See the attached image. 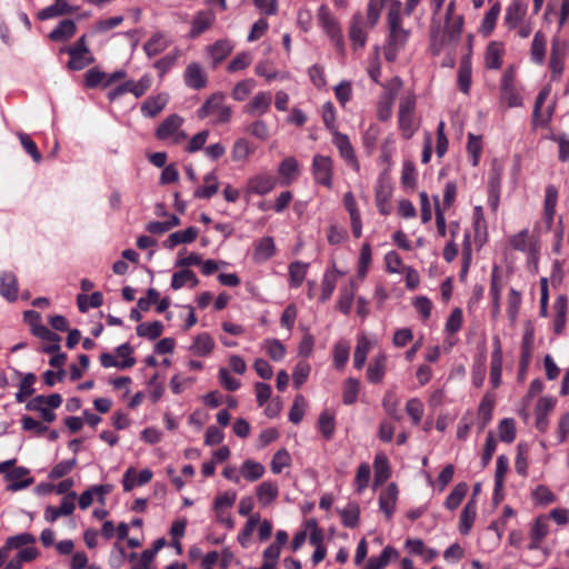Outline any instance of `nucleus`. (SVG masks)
<instances>
[{"instance_id":"1","label":"nucleus","mask_w":569,"mask_h":569,"mask_svg":"<svg viewBox=\"0 0 569 569\" xmlns=\"http://www.w3.org/2000/svg\"><path fill=\"white\" fill-rule=\"evenodd\" d=\"M527 3L523 0H512L506 8L503 24L508 30H516L517 36L521 39L528 38L533 24L526 20Z\"/></svg>"},{"instance_id":"2","label":"nucleus","mask_w":569,"mask_h":569,"mask_svg":"<svg viewBox=\"0 0 569 569\" xmlns=\"http://www.w3.org/2000/svg\"><path fill=\"white\" fill-rule=\"evenodd\" d=\"M197 117L211 118L213 124L228 123L232 118V108L226 104V96L222 92H214L197 110Z\"/></svg>"},{"instance_id":"3","label":"nucleus","mask_w":569,"mask_h":569,"mask_svg":"<svg viewBox=\"0 0 569 569\" xmlns=\"http://www.w3.org/2000/svg\"><path fill=\"white\" fill-rule=\"evenodd\" d=\"M415 110L416 96L413 93L405 94L400 100L398 113L399 129L405 139H410L419 127L415 117Z\"/></svg>"},{"instance_id":"4","label":"nucleus","mask_w":569,"mask_h":569,"mask_svg":"<svg viewBox=\"0 0 569 569\" xmlns=\"http://www.w3.org/2000/svg\"><path fill=\"white\" fill-rule=\"evenodd\" d=\"M62 403V397L59 393L49 396H36L26 403V409L37 411L44 422L51 423L56 420L54 410Z\"/></svg>"},{"instance_id":"5","label":"nucleus","mask_w":569,"mask_h":569,"mask_svg":"<svg viewBox=\"0 0 569 569\" xmlns=\"http://www.w3.org/2000/svg\"><path fill=\"white\" fill-rule=\"evenodd\" d=\"M14 463L16 459L0 462V475H4L6 480L9 482L7 490L12 492L22 490L33 482V478L29 477V469L24 467L10 469Z\"/></svg>"},{"instance_id":"6","label":"nucleus","mask_w":569,"mask_h":569,"mask_svg":"<svg viewBox=\"0 0 569 569\" xmlns=\"http://www.w3.org/2000/svg\"><path fill=\"white\" fill-rule=\"evenodd\" d=\"M183 121V118L178 114L167 117L158 127L156 137L173 144L182 142L187 138V134L181 130Z\"/></svg>"},{"instance_id":"7","label":"nucleus","mask_w":569,"mask_h":569,"mask_svg":"<svg viewBox=\"0 0 569 569\" xmlns=\"http://www.w3.org/2000/svg\"><path fill=\"white\" fill-rule=\"evenodd\" d=\"M318 21L320 27L330 37L331 41L339 50H343V36L338 20L330 12L329 8L325 4L318 9Z\"/></svg>"},{"instance_id":"8","label":"nucleus","mask_w":569,"mask_h":569,"mask_svg":"<svg viewBox=\"0 0 569 569\" xmlns=\"http://www.w3.org/2000/svg\"><path fill=\"white\" fill-rule=\"evenodd\" d=\"M316 183L327 188L332 187L333 182V160L329 156L316 154L311 166Z\"/></svg>"},{"instance_id":"9","label":"nucleus","mask_w":569,"mask_h":569,"mask_svg":"<svg viewBox=\"0 0 569 569\" xmlns=\"http://www.w3.org/2000/svg\"><path fill=\"white\" fill-rule=\"evenodd\" d=\"M402 86V81L399 78H395L387 88L386 92L379 100L377 116L379 120L387 121L392 116V109L398 92Z\"/></svg>"},{"instance_id":"10","label":"nucleus","mask_w":569,"mask_h":569,"mask_svg":"<svg viewBox=\"0 0 569 569\" xmlns=\"http://www.w3.org/2000/svg\"><path fill=\"white\" fill-rule=\"evenodd\" d=\"M277 184V180L272 174L258 173L247 181L246 192L248 194L264 196L271 192Z\"/></svg>"},{"instance_id":"11","label":"nucleus","mask_w":569,"mask_h":569,"mask_svg":"<svg viewBox=\"0 0 569 569\" xmlns=\"http://www.w3.org/2000/svg\"><path fill=\"white\" fill-rule=\"evenodd\" d=\"M370 29L362 13L357 12L353 14L349 29V38L355 48H363L366 46L367 33Z\"/></svg>"},{"instance_id":"12","label":"nucleus","mask_w":569,"mask_h":569,"mask_svg":"<svg viewBox=\"0 0 569 569\" xmlns=\"http://www.w3.org/2000/svg\"><path fill=\"white\" fill-rule=\"evenodd\" d=\"M392 192L391 183L380 177L376 186L375 200L379 212L383 216L389 214L391 211L390 200Z\"/></svg>"},{"instance_id":"13","label":"nucleus","mask_w":569,"mask_h":569,"mask_svg":"<svg viewBox=\"0 0 569 569\" xmlns=\"http://www.w3.org/2000/svg\"><path fill=\"white\" fill-rule=\"evenodd\" d=\"M272 102V94L269 91H259L253 98L243 107V112L250 116L266 114Z\"/></svg>"},{"instance_id":"14","label":"nucleus","mask_w":569,"mask_h":569,"mask_svg":"<svg viewBox=\"0 0 569 569\" xmlns=\"http://www.w3.org/2000/svg\"><path fill=\"white\" fill-rule=\"evenodd\" d=\"M77 493L69 492L63 497L59 507L48 506L44 511V518L49 522H54L61 516H70L76 508Z\"/></svg>"},{"instance_id":"15","label":"nucleus","mask_w":569,"mask_h":569,"mask_svg":"<svg viewBox=\"0 0 569 569\" xmlns=\"http://www.w3.org/2000/svg\"><path fill=\"white\" fill-rule=\"evenodd\" d=\"M183 81L187 87L200 90L207 86L208 77L199 63L191 62L184 70Z\"/></svg>"},{"instance_id":"16","label":"nucleus","mask_w":569,"mask_h":569,"mask_svg":"<svg viewBox=\"0 0 569 569\" xmlns=\"http://www.w3.org/2000/svg\"><path fill=\"white\" fill-rule=\"evenodd\" d=\"M332 134H333V143L337 147V149L339 150L341 158H343L346 160V162L349 166H351L353 169L358 170L359 162L355 154V150L351 146L349 138L339 131H333Z\"/></svg>"},{"instance_id":"17","label":"nucleus","mask_w":569,"mask_h":569,"mask_svg":"<svg viewBox=\"0 0 569 569\" xmlns=\"http://www.w3.org/2000/svg\"><path fill=\"white\" fill-rule=\"evenodd\" d=\"M549 533V522L546 516H539L536 518L530 528V542L528 545L529 550H538L540 543Z\"/></svg>"},{"instance_id":"18","label":"nucleus","mask_w":569,"mask_h":569,"mask_svg":"<svg viewBox=\"0 0 569 569\" xmlns=\"http://www.w3.org/2000/svg\"><path fill=\"white\" fill-rule=\"evenodd\" d=\"M169 101V94L166 92L149 97L141 104V113L148 118H154L159 114Z\"/></svg>"},{"instance_id":"19","label":"nucleus","mask_w":569,"mask_h":569,"mask_svg":"<svg viewBox=\"0 0 569 569\" xmlns=\"http://www.w3.org/2000/svg\"><path fill=\"white\" fill-rule=\"evenodd\" d=\"M278 174L280 177L281 186H289L299 176V163L293 157L284 158L279 167Z\"/></svg>"},{"instance_id":"20","label":"nucleus","mask_w":569,"mask_h":569,"mask_svg":"<svg viewBox=\"0 0 569 569\" xmlns=\"http://www.w3.org/2000/svg\"><path fill=\"white\" fill-rule=\"evenodd\" d=\"M505 54V46L499 41H491L485 54V66L487 69L498 70L502 66V58Z\"/></svg>"},{"instance_id":"21","label":"nucleus","mask_w":569,"mask_h":569,"mask_svg":"<svg viewBox=\"0 0 569 569\" xmlns=\"http://www.w3.org/2000/svg\"><path fill=\"white\" fill-rule=\"evenodd\" d=\"M233 50V43L228 39H220L207 47V53L216 67L223 61Z\"/></svg>"},{"instance_id":"22","label":"nucleus","mask_w":569,"mask_h":569,"mask_svg":"<svg viewBox=\"0 0 569 569\" xmlns=\"http://www.w3.org/2000/svg\"><path fill=\"white\" fill-rule=\"evenodd\" d=\"M510 244L515 250L527 252L529 254L537 253V243L530 237V232L528 229H523L520 232L513 234L510 238Z\"/></svg>"},{"instance_id":"23","label":"nucleus","mask_w":569,"mask_h":569,"mask_svg":"<svg viewBox=\"0 0 569 569\" xmlns=\"http://www.w3.org/2000/svg\"><path fill=\"white\" fill-rule=\"evenodd\" d=\"M496 402V396L487 392L478 408V428L482 431L492 418V411Z\"/></svg>"},{"instance_id":"24","label":"nucleus","mask_w":569,"mask_h":569,"mask_svg":"<svg viewBox=\"0 0 569 569\" xmlns=\"http://www.w3.org/2000/svg\"><path fill=\"white\" fill-rule=\"evenodd\" d=\"M502 373V350L500 342L497 340L495 349L491 353L490 361V383L493 389L498 388L501 383Z\"/></svg>"},{"instance_id":"25","label":"nucleus","mask_w":569,"mask_h":569,"mask_svg":"<svg viewBox=\"0 0 569 569\" xmlns=\"http://www.w3.org/2000/svg\"><path fill=\"white\" fill-rule=\"evenodd\" d=\"M398 498V488L395 483L388 485L386 490L379 497V508L390 519L393 515Z\"/></svg>"},{"instance_id":"26","label":"nucleus","mask_w":569,"mask_h":569,"mask_svg":"<svg viewBox=\"0 0 569 569\" xmlns=\"http://www.w3.org/2000/svg\"><path fill=\"white\" fill-rule=\"evenodd\" d=\"M341 276H343V272L338 270L335 266L332 269H329L325 272L322 281H321V295H320V300L322 302L330 299V297L332 296V293L336 289L338 279Z\"/></svg>"},{"instance_id":"27","label":"nucleus","mask_w":569,"mask_h":569,"mask_svg":"<svg viewBox=\"0 0 569 569\" xmlns=\"http://www.w3.org/2000/svg\"><path fill=\"white\" fill-rule=\"evenodd\" d=\"M463 27V17L448 18L445 21L443 42L456 44L460 38Z\"/></svg>"},{"instance_id":"28","label":"nucleus","mask_w":569,"mask_h":569,"mask_svg":"<svg viewBox=\"0 0 569 569\" xmlns=\"http://www.w3.org/2000/svg\"><path fill=\"white\" fill-rule=\"evenodd\" d=\"M216 20V16L212 11H199L193 17L192 27L190 30V37L197 38L206 30H208Z\"/></svg>"},{"instance_id":"29","label":"nucleus","mask_w":569,"mask_h":569,"mask_svg":"<svg viewBox=\"0 0 569 569\" xmlns=\"http://www.w3.org/2000/svg\"><path fill=\"white\" fill-rule=\"evenodd\" d=\"M0 295L8 301H16L18 298V282L13 273L3 271L0 273Z\"/></svg>"},{"instance_id":"30","label":"nucleus","mask_w":569,"mask_h":569,"mask_svg":"<svg viewBox=\"0 0 569 569\" xmlns=\"http://www.w3.org/2000/svg\"><path fill=\"white\" fill-rule=\"evenodd\" d=\"M356 291L357 284L355 280H350L349 284L341 287L337 300V309L343 315L350 313Z\"/></svg>"},{"instance_id":"31","label":"nucleus","mask_w":569,"mask_h":569,"mask_svg":"<svg viewBox=\"0 0 569 569\" xmlns=\"http://www.w3.org/2000/svg\"><path fill=\"white\" fill-rule=\"evenodd\" d=\"M279 496V487L274 481L267 480L257 488V498L261 506L271 505Z\"/></svg>"},{"instance_id":"32","label":"nucleus","mask_w":569,"mask_h":569,"mask_svg":"<svg viewBox=\"0 0 569 569\" xmlns=\"http://www.w3.org/2000/svg\"><path fill=\"white\" fill-rule=\"evenodd\" d=\"M387 356L381 352L376 356L370 362L367 370V378L372 383H379L382 381L386 372Z\"/></svg>"},{"instance_id":"33","label":"nucleus","mask_w":569,"mask_h":569,"mask_svg":"<svg viewBox=\"0 0 569 569\" xmlns=\"http://www.w3.org/2000/svg\"><path fill=\"white\" fill-rule=\"evenodd\" d=\"M203 186L194 190L193 196L199 199H210L219 190L218 177L214 171L203 177Z\"/></svg>"},{"instance_id":"34","label":"nucleus","mask_w":569,"mask_h":569,"mask_svg":"<svg viewBox=\"0 0 569 569\" xmlns=\"http://www.w3.org/2000/svg\"><path fill=\"white\" fill-rule=\"evenodd\" d=\"M77 26L73 20L66 19L49 33V38L56 42L67 41L74 36Z\"/></svg>"},{"instance_id":"35","label":"nucleus","mask_w":569,"mask_h":569,"mask_svg":"<svg viewBox=\"0 0 569 569\" xmlns=\"http://www.w3.org/2000/svg\"><path fill=\"white\" fill-rule=\"evenodd\" d=\"M64 51L70 56L67 67L72 71L82 70L94 62L91 53H84L74 49H64Z\"/></svg>"},{"instance_id":"36","label":"nucleus","mask_w":569,"mask_h":569,"mask_svg":"<svg viewBox=\"0 0 569 569\" xmlns=\"http://www.w3.org/2000/svg\"><path fill=\"white\" fill-rule=\"evenodd\" d=\"M276 252V244L271 237L261 238L254 248L253 260L264 262L269 260Z\"/></svg>"},{"instance_id":"37","label":"nucleus","mask_w":569,"mask_h":569,"mask_svg":"<svg viewBox=\"0 0 569 569\" xmlns=\"http://www.w3.org/2000/svg\"><path fill=\"white\" fill-rule=\"evenodd\" d=\"M375 470V485L380 486L385 483L390 477V468L387 456L383 452H379L375 457L373 461Z\"/></svg>"},{"instance_id":"38","label":"nucleus","mask_w":569,"mask_h":569,"mask_svg":"<svg viewBox=\"0 0 569 569\" xmlns=\"http://www.w3.org/2000/svg\"><path fill=\"white\" fill-rule=\"evenodd\" d=\"M214 348V341L211 336L207 332H202L198 335L193 343L190 346V351L196 356H208L212 352Z\"/></svg>"},{"instance_id":"39","label":"nucleus","mask_w":569,"mask_h":569,"mask_svg":"<svg viewBox=\"0 0 569 569\" xmlns=\"http://www.w3.org/2000/svg\"><path fill=\"white\" fill-rule=\"evenodd\" d=\"M77 10L76 7H72L63 1H56L54 4H51L44 9H42L38 13V18L40 20H47L59 16L70 14Z\"/></svg>"},{"instance_id":"40","label":"nucleus","mask_w":569,"mask_h":569,"mask_svg":"<svg viewBox=\"0 0 569 569\" xmlns=\"http://www.w3.org/2000/svg\"><path fill=\"white\" fill-rule=\"evenodd\" d=\"M371 347L372 342L366 336L362 335L358 337L357 346L353 353V366L357 369L363 368Z\"/></svg>"},{"instance_id":"41","label":"nucleus","mask_w":569,"mask_h":569,"mask_svg":"<svg viewBox=\"0 0 569 569\" xmlns=\"http://www.w3.org/2000/svg\"><path fill=\"white\" fill-rule=\"evenodd\" d=\"M471 61L469 57H463L461 59L459 70H458V87L460 91L468 94L471 87Z\"/></svg>"},{"instance_id":"42","label":"nucleus","mask_w":569,"mask_h":569,"mask_svg":"<svg viewBox=\"0 0 569 569\" xmlns=\"http://www.w3.org/2000/svg\"><path fill=\"white\" fill-rule=\"evenodd\" d=\"M169 43L164 34L157 32L144 43L143 50L148 57H154L164 51Z\"/></svg>"},{"instance_id":"43","label":"nucleus","mask_w":569,"mask_h":569,"mask_svg":"<svg viewBox=\"0 0 569 569\" xmlns=\"http://www.w3.org/2000/svg\"><path fill=\"white\" fill-rule=\"evenodd\" d=\"M547 40L541 31H538L533 36L531 43L530 54L531 60L538 64H542L546 57Z\"/></svg>"},{"instance_id":"44","label":"nucleus","mask_w":569,"mask_h":569,"mask_svg":"<svg viewBox=\"0 0 569 569\" xmlns=\"http://www.w3.org/2000/svg\"><path fill=\"white\" fill-rule=\"evenodd\" d=\"M264 467L262 463L247 459L240 467L242 477L250 481H257L264 475Z\"/></svg>"},{"instance_id":"45","label":"nucleus","mask_w":569,"mask_h":569,"mask_svg":"<svg viewBox=\"0 0 569 569\" xmlns=\"http://www.w3.org/2000/svg\"><path fill=\"white\" fill-rule=\"evenodd\" d=\"M341 516L342 525L348 528H355L359 523L360 508L357 502H349L343 509H338Z\"/></svg>"},{"instance_id":"46","label":"nucleus","mask_w":569,"mask_h":569,"mask_svg":"<svg viewBox=\"0 0 569 569\" xmlns=\"http://www.w3.org/2000/svg\"><path fill=\"white\" fill-rule=\"evenodd\" d=\"M198 236V230L194 227H189L186 230L176 231L171 233L166 241V247L173 248L181 243H190Z\"/></svg>"},{"instance_id":"47","label":"nucleus","mask_w":569,"mask_h":569,"mask_svg":"<svg viewBox=\"0 0 569 569\" xmlns=\"http://www.w3.org/2000/svg\"><path fill=\"white\" fill-rule=\"evenodd\" d=\"M477 515V506L475 500H470L463 507L460 516L459 530L462 535L469 533Z\"/></svg>"},{"instance_id":"48","label":"nucleus","mask_w":569,"mask_h":569,"mask_svg":"<svg viewBox=\"0 0 569 569\" xmlns=\"http://www.w3.org/2000/svg\"><path fill=\"white\" fill-rule=\"evenodd\" d=\"M399 398L393 390H388L382 399L385 411L395 420H401L402 416L399 410Z\"/></svg>"},{"instance_id":"49","label":"nucleus","mask_w":569,"mask_h":569,"mask_svg":"<svg viewBox=\"0 0 569 569\" xmlns=\"http://www.w3.org/2000/svg\"><path fill=\"white\" fill-rule=\"evenodd\" d=\"M187 283H189L191 288H194L198 286L199 280L196 277L193 271H191L189 269H184L182 271L174 272L172 274L171 287L174 290L181 289Z\"/></svg>"},{"instance_id":"50","label":"nucleus","mask_w":569,"mask_h":569,"mask_svg":"<svg viewBox=\"0 0 569 569\" xmlns=\"http://www.w3.org/2000/svg\"><path fill=\"white\" fill-rule=\"evenodd\" d=\"M308 268H309V264L301 262V261L292 262L289 266V279H290V286L292 288H299L302 284V282L306 278Z\"/></svg>"},{"instance_id":"51","label":"nucleus","mask_w":569,"mask_h":569,"mask_svg":"<svg viewBox=\"0 0 569 569\" xmlns=\"http://www.w3.org/2000/svg\"><path fill=\"white\" fill-rule=\"evenodd\" d=\"M256 88V81L253 79H244L236 83L231 91V98L234 101H244Z\"/></svg>"},{"instance_id":"52","label":"nucleus","mask_w":569,"mask_h":569,"mask_svg":"<svg viewBox=\"0 0 569 569\" xmlns=\"http://www.w3.org/2000/svg\"><path fill=\"white\" fill-rule=\"evenodd\" d=\"M397 556V550L387 546L379 557H371L363 569H383L390 561V558Z\"/></svg>"},{"instance_id":"53","label":"nucleus","mask_w":569,"mask_h":569,"mask_svg":"<svg viewBox=\"0 0 569 569\" xmlns=\"http://www.w3.org/2000/svg\"><path fill=\"white\" fill-rule=\"evenodd\" d=\"M37 378L33 373L29 372L26 373L19 385V391L16 393V401L21 403L23 402L28 397L32 396L34 393L33 385L36 382Z\"/></svg>"},{"instance_id":"54","label":"nucleus","mask_w":569,"mask_h":569,"mask_svg":"<svg viewBox=\"0 0 569 569\" xmlns=\"http://www.w3.org/2000/svg\"><path fill=\"white\" fill-rule=\"evenodd\" d=\"M468 492V486L465 482H460L455 486L450 495L445 501V507L449 510H455L461 503Z\"/></svg>"},{"instance_id":"55","label":"nucleus","mask_w":569,"mask_h":569,"mask_svg":"<svg viewBox=\"0 0 569 569\" xmlns=\"http://www.w3.org/2000/svg\"><path fill=\"white\" fill-rule=\"evenodd\" d=\"M472 259V242L471 234L468 230L463 233L462 239V266L460 271V277L463 278L469 271L470 263Z\"/></svg>"},{"instance_id":"56","label":"nucleus","mask_w":569,"mask_h":569,"mask_svg":"<svg viewBox=\"0 0 569 569\" xmlns=\"http://www.w3.org/2000/svg\"><path fill=\"white\" fill-rule=\"evenodd\" d=\"M163 332V325L160 321L140 323L137 327V335L139 337L154 340L159 338Z\"/></svg>"},{"instance_id":"57","label":"nucleus","mask_w":569,"mask_h":569,"mask_svg":"<svg viewBox=\"0 0 569 569\" xmlns=\"http://www.w3.org/2000/svg\"><path fill=\"white\" fill-rule=\"evenodd\" d=\"M509 468V460L506 456L501 455L497 458L496 475H495V497L503 487L506 473Z\"/></svg>"},{"instance_id":"58","label":"nucleus","mask_w":569,"mask_h":569,"mask_svg":"<svg viewBox=\"0 0 569 569\" xmlns=\"http://www.w3.org/2000/svg\"><path fill=\"white\" fill-rule=\"evenodd\" d=\"M335 415L329 410H325L320 413L318 420V427L322 436L330 439L335 433Z\"/></svg>"},{"instance_id":"59","label":"nucleus","mask_w":569,"mask_h":569,"mask_svg":"<svg viewBox=\"0 0 569 569\" xmlns=\"http://www.w3.org/2000/svg\"><path fill=\"white\" fill-rule=\"evenodd\" d=\"M499 13H500V4L497 2L485 14L482 23H481V32L485 36H489L493 31L496 23H497V19L499 17Z\"/></svg>"},{"instance_id":"60","label":"nucleus","mask_w":569,"mask_h":569,"mask_svg":"<svg viewBox=\"0 0 569 569\" xmlns=\"http://www.w3.org/2000/svg\"><path fill=\"white\" fill-rule=\"evenodd\" d=\"M263 349L273 361H281L286 356L284 346L277 339H267Z\"/></svg>"},{"instance_id":"61","label":"nucleus","mask_w":569,"mask_h":569,"mask_svg":"<svg viewBox=\"0 0 569 569\" xmlns=\"http://www.w3.org/2000/svg\"><path fill=\"white\" fill-rule=\"evenodd\" d=\"M556 400L551 397H542L536 406L537 426L540 428L545 425V417L552 410Z\"/></svg>"},{"instance_id":"62","label":"nucleus","mask_w":569,"mask_h":569,"mask_svg":"<svg viewBox=\"0 0 569 569\" xmlns=\"http://www.w3.org/2000/svg\"><path fill=\"white\" fill-rule=\"evenodd\" d=\"M501 99L509 107H520L522 104L521 96L516 86L500 87Z\"/></svg>"},{"instance_id":"63","label":"nucleus","mask_w":569,"mask_h":569,"mask_svg":"<svg viewBox=\"0 0 569 569\" xmlns=\"http://www.w3.org/2000/svg\"><path fill=\"white\" fill-rule=\"evenodd\" d=\"M306 406L305 397L297 395L289 411V420L292 423L298 425L303 419Z\"/></svg>"},{"instance_id":"64","label":"nucleus","mask_w":569,"mask_h":569,"mask_svg":"<svg viewBox=\"0 0 569 569\" xmlns=\"http://www.w3.org/2000/svg\"><path fill=\"white\" fill-rule=\"evenodd\" d=\"M290 463L291 457L289 452L286 449H280L273 455L270 468L274 475H279Z\"/></svg>"}]
</instances>
